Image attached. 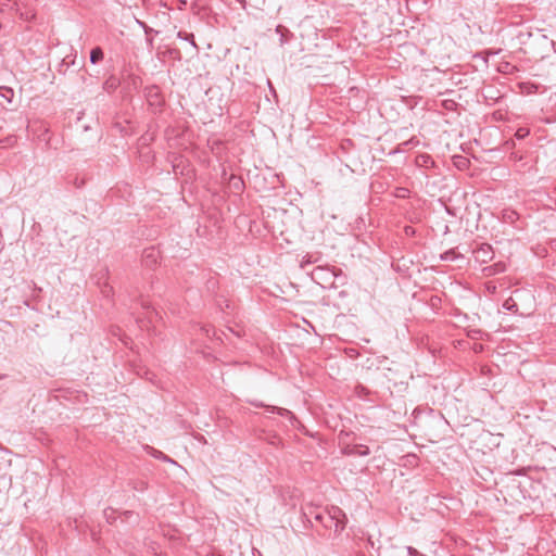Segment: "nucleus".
<instances>
[{
	"instance_id": "nucleus-15",
	"label": "nucleus",
	"mask_w": 556,
	"mask_h": 556,
	"mask_svg": "<svg viewBox=\"0 0 556 556\" xmlns=\"http://www.w3.org/2000/svg\"><path fill=\"white\" fill-rule=\"evenodd\" d=\"M144 260L148 265L156 263V255L154 249L144 251Z\"/></svg>"
},
{
	"instance_id": "nucleus-7",
	"label": "nucleus",
	"mask_w": 556,
	"mask_h": 556,
	"mask_svg": "<svg viewBox=\"0 0 556 556\" xmlns=\"http://www.w3.org/2000/svg\"><path fill=\"white\" fill-rule=\"evenodd\" d=\"M144 94L150 105H162L160 90L156 86L147 87L144 90Z\"/></svg>"
},
{
	"instance_id": "nucleus-22",
	"label": "nucleus",
	"mask_w": 556,
	"mask_h": 556,
	"mask_svg": "<svg viewBox=\"0 0 556 556\" xmlns=\"http://www.w3.org/2000/svg\"><path fill=\"white\" fill-rule=\"evenodd\" d=\"M404 231H405V233H406L407 236H413V235H415V228H414V227H412V226H405Z\"/></svg>"
},
{
	"instance_id": "nucleus-16",
	"label": "nucleus",
	"mask_w": 556,
	"mask_h": 556,
	"mask_svg": "<svg viewBox=\"0 0 556 556\" xmlns=\"http://www.w3.org/2000/svg\"><path fill=\"white\" fill-rule=\"evenodd\" d=\"M142 307L147 311L149 323H152L153 317H157V312L152 308L147 302H142Z\"/></svg>"
},
{
	"instance_id": "nucleus-14",
	"label": "nucleus",
	"mask_w": 556,
	"mask_h": 556,
	"mask_svg": "<svg viewBox=\"0 0 556 556\" xmlns=\"http://www.w3.org/2000/svg\"><path fill=\"white\" fill-rule=\"evenodd\" d=\"M419 143V141L413 137L404 142H402L401 144H399L397 149L394 151V152H400L408 147H414V146H417Z\"/></svg>"
},
{
	"instance_id": "nucleus-2",
	"label": "nucleus",
	"mask_w": 556,
	"mask_h": 556,
	"mask_svg": "<svg viewBox=\"0 0 556 556\" xmlns=\"http://www.w3.org/2000/svg\"><path fill=\"white\" fill-rule=\"evenodd\" d=\"M9 3H2V7L9 8L10 10H14L15 13L20 16L24 22H30L36 16V5L35 0H7Z\"/></svg>"
},
{
	"instance_id": "nucleus-13",
	"label": "nucleus",
	"mask_w": 556,
	"mask_h": 556,
	"mask_svg": "<svg viewBox=\"0 0 556 556\" xmlns=\"http://www.w3.org/2000/svg\"><path fill=\"white\" fill-rule=\"evenodd\" d=\"M177 36L182 40L189 41L195 49H198L193 34L187 31H179Z\"/></svg>"
},
{
	"instance_id": "nucleus-29",
	"label": "nucleus",
	"mask_w": 556,
	"mask_h": 556,
	"mask_svg": "<svg viewBox=\"0 0 556 556\" xmlns=\"http://www.w3.org/2000/svg\"><path fill=\"white\" fill-rule=\"evenodd\" d=\"M240 2L242 3L243 8H245V0H240Z\"/></svg>"
},
{
	"instance_id": "nucleus-6",
	"label": "nucleus",
	"mask_w": 556,
	"mask_h": 556,
	"mask_svg": "<svg viewBox=\"0 0 556 556\" xmlns=\"http://www.w3.org/2000/svg\"><path fill=\"white\" fill-rule=\"evenodd\" d=\"M255 407H265L266 410L270 414H277L281 417L289 418L291 421L295 419L292 412H290L287 408L278 407V406H271V405H264L262 402H252L251 403Z\"/></svg>"
},
{
	"instance_id": "nucleus-19",
	"label": "nucleus",
	"mask_w": 556,
	"mask_h": 556,
	"mask_svg": "<svg viewBox=\"0 0 556 556\" xmlns=\"http://www.w3.org/2000/svg\"><path fill=\"white\" fill-rule=\"evenodd\" d=\"M456 257V253L454 250H448L446 252H444L442 255H441V258L443 261H453L454 258Z\"/></svg>"
},
{
	"instance_id": "nucleus-11",
	"label": "nucleus",
	"mask_w": 556,
	"mask_h": 556,
	"mask_svg": "<svg viewBox=\"0 0 556 556\" xmlns=\"http://www.w3.org/2000/svg\"><path fill=\"white\" fill-rule=\"evenodd\" d=\"M229 186L235 192H241L244 188V182L241 177L231 174L229 177Z\"/></svg>"
},
{
	"instance_id": "nucleus-25",
	"label": "nucleus",
	"mask_w": 556,
	"mask_h": 556,
	"mask_svg": "<svg viewBox=\"0 0 556 556\" xmlns=\"http://www.w3.org/2000/svg\"><path fill=\"white\" fill-rule=\"evenodd\" d=\"M504 306H505L507 309H511V304H509V301H506Z\"/></svg>"
},
{
	"instance_id": "nucleus-4",
	"label": "nucleus",
	"mask_w": 556,
	"mask_h": 556,
	"mask_svg": "<svg viewBox=\"0 0 556 556\" xmlns=\"http://www.w3.org/2000/svg\"><path fill=\"white\" fill-rule=\"evenodd\" d=\"M494 252L490 244L481 243L473 250L475 260L479 263L485 264L493 258Z\"/></svg>"
},
{
	"instance_id": "nucleus-18",
	"label": "nucleus",
	"mask_w": 556,
	"mask_h": 556,
	"mask_svg": "<svg viewBox=\"0 0 556 556\" xmlns=\"http://www.w3.org/2000/svg\"><path fill=\"white\" fill-rule=\"evenodd\" d=\"M316 262H318V257H314L311 254H306L305 256H303L301 261V267L304 268L306 265L314 264Z\"/></svg>"
},
{
	"instance_id": "nucleus-20",
	"label": "nucleus",
	"mask_w": 556,
	"mask_h": 556,
	"mask_svg": "<svg viewBox=\"0 0 556 556\" xmlns=\"http://www.w3.org/2000/svg\"><path fill=\"white\" fill-rule=\"evenodd\" d=\"M154 457H156L159 459H163V460H167V462L174 463L168 456H166L164 453H162L160 451L155 452Z\"/></svg>"
},
{
	"instance_id": "nucleus-26",
	"label": "nucleus",
	"mask_w": 556,
	"mask_h": 556,
	"mask_svg": "<svg viewBox=\"0 0 556 556\" xmlns=\"http://www.w3.org/2000/svg\"><path fill=\"white\" fill-rule=\"evenodd\" d=\"M150 31H153V29L148 28L147 26H144V33L148 35Z\"/></svg>"
},
{
	"instance_id": "nucleus-1",
	"label": "nucleus",
	"mask_w": 556,
	"mask_h": 556,
	"mask_svg": "<svg viewBox=\"0 0 556 556\" xmlns=\"http://www.w3.org/2000/svg\"><path fill=\"white\" fill-rule=\"evenodd\" d=\"M314 519L326 529H333L336 533L343 531L346 525L345 514L339 507H332L329 511L316 513Z\"/></svg>"
},
{
	"instance_id": "nucleus-31",
	"label": "nucleus",
	"mask_w": 556,
	"mask_h": 556,
	"mask_svg": "<svg viewBox=\"0 0 556 556\" xmlns=\"http://www.w3.org/2000/svg\"><path fill=\"white\" fill-rule=\"evenodd\" d=\"M261 3L264 4L265 3V0H261Z\"/></svg>"
},
{
	"instance_id": "nucleus-30",
	"label": "nucleus",
	"mask_w": 556,
	"mask_h": 556,
	"mask_svg": "<svg viewBox=\"0 0 556 556\" xmlns=\"http://www.w3.org/2000/svg\"><path fill=\"white\" fill-rule=\"evenodd\" d=\"M506 144H507V146H510V144L513 146V144H514V142H513V141H511V142H510V141H506Z\"/></svg>"
},
{
	"instance_id": "nucleus-17",
	"label": "nucleus",
	"mask_w": 556,
	"mask_h": 556,
	"mask_svg": "<svg viewBox=\"0 0 556 556\" xmlns=\"http://www.w3.org/2000/svg\"><path fill=\"white\" fill-rule=\"evenodd\" d=\"M529 135H530V130H529V128H526V127H520L515 132V137L518 140H522V139L527 138Z\"/></svg>"
},
{
	"instance_id": "nucleus-28",
	"label": "nucleus",
	"mask_w": 556,
	"mask_h": 556,
	"mask_svg": "<svg viewBox=\"0 0 556 556\" xmlns=\"http://www.w3.org/2000/svg\"><path fill=\"white\" fill-rule=\"evenodd\" d=\"M5 90H7V92H10L13 96V90L12 89L8 88Z\"/></svg>"
},
{
	"instance_id": "nucleus-27",
	"label": "nucleus",
	"mask_w": 556,
	"mask_h": 556,
	"mask_svg": "<svg viewBox=\"0 0 556 556\" xmlns=\"http://www.w3.org/2000/svg\"><path fill=\"white\" fill-rule=\"evenodd\" d=\"M147 42H148L149 46H152L153 39L152 38H147Z\"/></svg>"
},
{
	"instance_id": "nucleus-5",
	"label": "nucleus",
	"mask_w": 556,
	"mask_h": 556,
	"mask_svg": "<svg viewBox=\"0 0 556 556\" xmlns=\"http://www.w3.org/2000/svg\"><path fill=\"white\" fill-rule=\"evenodd\" d=\"M341 452L345 456H355V457H357V456L364 457V456H367L370 454L369 447L364 444H354V445L346 444L345 446L342 447Z\"/></svg>"
},
{
	"instance_id": "nucleus-8",
	"label": "nucleus",
	"mask_w": 556,
	"mask_h": 556,
	"mask_svg": "<svg viewBox=\"0 0 556 556\" xmlns=\"http://www.w3.org/2000/svg\"><path fill=\"white\" fill-rule=\"evenodd\" d=\"M507 268V265L505 262H496L492 265H489V266H485L483 269H482V273L485 277H491V276H494V275H497V274H501V273H504Z\"/></svg>"
},
{
	"instance_id": "nucleus-9",
	"label": "nucleus",
	"mask_w": 556,
	"mask_h": 556,
	"mask_svg": "<svg viewBox=\"0 0 556 556\" xmlns=\"http://www.w3.org/2000/svg\"><path fill=\"white\" fill-rule=\"evenodd\" d=\"M415 163L418 167L432 168L435 165L434 160L427 153H420L416 156Z\"/></svg>"
},
{
	"instance_id": "nucleus-12",
	"label": "nucleus",
	"mask_w": 556,
	"mask_h": 556,
	"mask_svg": "<svg viewBox=\"0 0 556 556\" xmlns=\"http://www.w3.org/2000/svg\"><path fill=\"white\" fill-rule=\"evenodd\" d=\"M104 59V52L101 47H94L90 51L89 60L92 64H98Z\"/></svg>"
},
{
	"instance_id": "nucleus-10",
	"label": "nucleus",
	"mask_w": 556,
	"mask_h": 556,
	"mask_svg": "<svg viewBox=\"0 0 556 556\" xmlns=\"http://www.w3.org/2000/svg\"><path fill=\"white\" fill-rule=\"evenodd\" d=\"M275 30L280 36V38H279L280 46L286 45L293 37V34L287 27H285L282 25H278Z\"/></svg>"
},
{
	"instance_id": "nucleus-24",
	"label": "nucleus",
	"mask_w": 556,
	"mask_h": 556,
	"mask_svg": "<svg viewBox=\"0 0 556 556\" xmlns=\"http://www.w3.org/2000/svg\"><path fill=\"white\" fill-rule=\"evenodd\" d=\"M105 87H112L114 88L116 86V80L115 79H109L105 81Z\"/></svg>"
},
{
	"instance_id": "nucleus-21",
	"label": "nucleus",
	"mask_w": 556,
	"mask_h": 556,
	"mask_svg": "<svg viewBox=\"0 0 556 556\" xmlns=\"http://www.w3.org/2000/svg\"><path fill=\"white\" fill-rule=\"evenodd\" d=\"M147 488H148V485H147V482H144V481H140V482H138V484L135 485V489L140 492H143L144 490H147Z\"/></svg>"
},
{
	"instance_id": "nucleus-3",
	"label": "nucleus",
	"mask_w": 556,
	"mask_h": 556,
	"mask_svg": "<svg viewBox=\"0 0 556 556\" xmlns=\"http://www.w3.org/2000/svg\"><path fill=\"white\" fill-rule=\"evenodd\" d=\"M336 276V269L329 267L317 266L313 271V279L320 285L319 280L332 285Z\"/></svg>"
},
{
	"instance_id": "nucleus-23",
	"label": "nucleus",
	"mask_w": 556,
	"mask_h": 556,
	"mask_svg": "<svg viewBox=\"0 0 556 556\" xmlns=\"http://www.w3.org/2000/svg\"><path fill=\"white\" fill-rule=\"evenodd\" d=\"M202 330H203V332H204L207 337H210V336H211V332H212L213 334H215V331H214V330H213V328H211L210 326H204V327L202 328Z\"/></svg>"
}]
</instances>
